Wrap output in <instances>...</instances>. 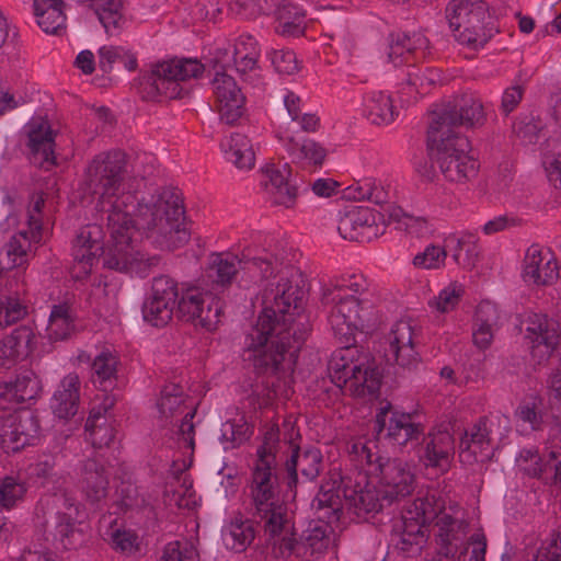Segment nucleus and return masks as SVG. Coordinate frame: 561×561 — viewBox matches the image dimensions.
I'll return each instance as SVG.
<instances>
[{
    "label": "nucleus",
    "instance_id": "f257e3e1",
    "mask_svg": "<svg viewBox=\"0 0 561 561\" xmlns=\"http://www.w3.org/2000/svg\"><path fill=\"white\" fill-rule=\"evenodd\" d=\"M127 175V154L118 149L95 154L84 170V186L98 196L95 208L106 214L108 232L105 250L100 226L88 225L77 233L72 255L85 272L102 254L104 267L144 278L158 266L160 257L137 251L138 237L167 248L188 240V233L182 227L185 210L179 190L160 187L139 199L130 192L121 193Z\"/></svg>",
    "mask_w": 561,
    "mask_h": 561
},
{
    "label": "nucleus",
    "instance_id": "f03ea898",
    "mask_svg": "<svg viewBox=\"0 0 561 561\" xmlns=\"http://www.w3.org/2000/svg\"><path fill=\"white\" fill-rule=\"evenodd\" d=\"M239 270L250 274L254 282L267 279L276 272L278 280L271 284L263 295V309L256 323L244 337L243 359L252 364L257 375L285 381L290 378L297 354L307 339L309 329L301 319L302 291L293 285V268L277 270V260L265 250L255 255L245 248L240 255L211 254L206 279L213 289L231 285Z\"/></svg>",
    "mask_w": 561,
    "mask_h": 561
},
{
    "label": "nucleus",
    "instance_id": "7ed1b4c3",
    "mask_svg": "<svg viewBox=\"0 0 561 561\" xmlns=\"http://www.w3.org/2000/svg\"><path fill=\"white\" fill-rule=\"evenodd\" d=\"M321 302L327 308L333 335L343 344L329 364L332 382L345 393L364 398L376 396L381 375L368 352L353 345L356 331L369 327L374 305L366 297L343 293V288L323 287Z\"/></svg>",
    "mask_w": 561,
    "mask_h": 561
},
{
    "label": "nucleus",
    "instance_id": "20e7f679",
    "mask_svg": "<svg viewBox=\"0 0 561 561\" xmlns=\"http://www.w3.org/2000/svg\"><path fill=\"white\" fill-rule=\"evenodd\" d=\"M316 518L310 520L307 528L301 533L300 539L290 538L293 526L274 538V553L280 558H288L293 554L306 558L308 554H321L327 551L335 541L333 525L337 524L343 513V501L339 490L321 485L318 494L312 501Z\"/></svg>",
    "mask_w": 561,
    "mask_h": 561
},
{
    "label": "nucleus",
    "instance_id": "39448f33",
    "mask_svg": "<svg viewBox=\"0 0 561 561\" xmlns=\"http://www.w3.org/2000/svg\"><path fill=\"white\" fill-rule=\"evenodd\" d=\"M250 499L249 514L263 526L264 535L270 539L278 538L289 530L291 522L287 506L279 500L277 462L267 457L256 459L247 485Z\"/></svg>",
    "mask_w": 561,
    "mask_h": 561
},
{
    "label": "nucleus",
    "instance_id": "423d86ee",
    "mask_svg": "<svg viewBox=\"0 0 561 561\" xmlns=\"http://www.w3.org/2000/svg\"><path fill=\"white\" fill-rule=\"evenodd\" d=\"M374 442L355 440L351 444L348 454L356 467L364 470L366 477L375 479L381 489L386 490L385 497H404L414 489V474L408 463L399 459L383 457L376 451Z\"/></svg>",
    "mask_w": 561,
    "mask_h": 561
},
{
    "label": "nucleus",
    "instance_id": "0eeeda50",
    "mask_svg": "<svg viewBox=\"0 0 561 561\" xmlns=\"http://www.w3.org/2000/svg\"><path fill=\"white\" fill-rule=\"evenodd\" d=\"M204 70V65L192 58L158 61L139 77L138 92L144 100L153 102L182 98V82L198 78Z\"/></svg>",
    "mask_w": 561,
    "mask_h": 561
},
{
    "label": "nucleus",
    "instance_id": "6e6552de",
    "mask_svg": "<svg viewBox=\"0 0 561 561\" xmlns=\"http://www.w3.org/2000/svg\"><path fill=\"white\" fill-rule=\"evenodd\" d=\"M435 139L427 135V151L432 164H437L445 179L454 183H467L479 172L478 160L470 154V141L460 134L448 136L436 134Z\"/></svg>",
    "mask_w": 561,
    "mask_h": 561
},
{
    "label": "nucleus",
    "instance_id": "1a4fd4ad",
    "mask_svg": "<svg viewBox=\"0 0 561 561\" xmlns=\"http://www.w3.org/2000/svg\"><path fill=\"white\" fill-rule=\"evenodd\" d=\"M446 18L455 38L462 45H484L495 32V18L483 0H454Z\"/></svg>",
    "mask_w": 561,
    "mask_h": 561
},
{
    "label": "nucleus",
    "instance_id": "9d476101",
    "mask_svg": "<svg viewBox=\"0 0 561 561\" xmlns=\"http://www.w3.org/2000/svg\"><path fill=\"white\" fill-rule=\"evenodd\" d=\"M428 117L427 135L431 139H435L436 134H457L454 129L459 126H482L486 121L482 102L470 95H462L456 104H436L428 113Z\"/></svg>",
    "mask_w": 561,
    "mask_h": 561
},
{
    "label": "nucleus",
    "instance_id": "9b49d317",
    "mask_svg": "<svg viewBox=\"0 0 561 561\" xmlns=\"http://www.w3.org/2000/svg\"><path fill=\"white\" fill-rule=\"evenodd\" d=\"M457 524V519L445 513L444 502L436 500L435 495L423 497V528L433 525L438 529L435 534L439 546L438 561H467L469 545L458 546Z\"/></svg>",
    "mask_w": 561,
    "mask_h": 561
},
{
    "label": "nucleus",
    "instance_id": "f8f14e48",
    "mask_svg": "<svg viewBox=\"0 0 561 561\" xmlns=\"http://www.w3.org/2000/svg\"><path fill=\"white\" fill-rule=\"evenodd\" d=\"M61 482L53 491L51 495L41 500L42 505L51 506L55 510V534L54 537L60 542L64 549L75 547L76 519L79 515L81 504L68 492Z\"/></svg>",
    "mask_w": 561,
    "mask_h": 561
},
{
    "label": "nucleus",
    "instance_id": "ddd939ff",
    "mask_svg": "<svg viewBox=\"0 0 561 561\" xmlns=\"http://www.w3.org/2000/svg\"><path fill=\"white\" fill-rule=\"evenodd\" d=\"M178 312L184 321L213 331L220 321L221 306L209 293H202L197 287H188L181 291Z\"/></svg>",
    "mask_w": 561,
    "mask_h": 561
},
{
    "label": "nucleus",
    "instance_id": "4468645a",
    "mask_svg": "<svg viewBox=\"0 0 561 561\" xmlns=\"http://www.w3.org/2000/svg\"><path fill=\"white\" fill-rule=\"evenodd\" d=\"M525 337L530 343L531 358L538 365L546 364L560 344L559 324L546 314L530 313L522 322Z\"/></svg>",
    "mask_w": 561,
    "mask_h": 561
},
{
    "label": "nucleus",
    "instance_id": "2eb2a0df",
    "mask_svg": "<svg viewBox=\"0 0 561 561\" xmlns=\"http://www.w3.org/2000/svg\"><path fill=\"white\" fill-rule=\"evenodd\" d=\"M385 359L403 370H415L419 365V334L408 321H398L387 335Z\"/></svg>",
    "mask_w": 561,
    "mask_h": 561
},
{
    "label": "nucleus",
    "instance_id": "dca6fc26",
    "mask_svg": "<svg viewBox=\"0 0 561 561\" xmlns=\"http://www.w3.org/2000/svg\"><path fill=\"white\" fill-rule=\"evenodd\" d=\"M183 388L176 383L164 386L161 397L157 403L160 416L168 420L183 415L179 426V434L187 447L194 448V424L195 409L185 404Z\"/></svg>",
    "mask_w": 561,
    "mask_h": 561
},
{
    "label": "nucleus",
    "instance_id": "f3484780",
    "mask_svg": "<svg viewBox=\"0 0 561 561\" xmlns=\"http://www.w3.org/2000/svg\"><path fill=\"white\" fill-rule=\"evenodd\" d=\"M291 454L285 462L286 485L290 492L296 493L299 483L298 471L304 481H314L323 469V456L319 448L308 446L300 448L293 444V435L289 436Z\"/></svg>",
    "mask_w": 561,
    "mask_h": 561
},
{
    "label": "nucleus",
    "instance_id": "a211bd4d",
    "mask_svg": "<svg viewBox=\"0 0 561 561\" xmlns=\"http://www.w3.org/2000/svg\"><path fill=\"white\" fill-rule=\"evenodd\" d=\"M27 136L28 160L35 167L50 170L56 165L54 134L49 122L44 117H33L24 127Z\"/></svg>",
    "mask_w": 561,
    "mask_h": 561
},
{
    "label": "nucleus",
    "instance_id": "6ab92c4d",
    "mask_svg": "<svg viewBox=\"0 0 561 561\" xmlns=\"http://www.w3.org/2000/svg\"><path fill=\"white\" fill-rule=\"evenodd\" d=\"M39 421L32 411L24 410L3 423L0 433V446L5 454H15L32 445L38 437Z\"/></svg>",
    "mask_w": 561,
    "mask_h": 561
},
{
    "label": "nucleus",
    "instance_id": "aec40b11",
    "mask_svg": "<svg viewBox=\"0 0 561 561\" xmlns=\"http://www.w3.org/2000/svg\"><path fill=\"white\" fill-rule=\"evenodd\" d=\"M262 185L273 205L286 208L295 205L298 190L294 184L291 168L287 162L267 164L262 169Z\"/></svg>",
    "mask_w": 561,
    "mask_h": 561
},
{
    "label": "nucleus",
    "instance_id": "412c9836",
    "mask_svg": "<svg viewBox=\"0 0 561 561\" xmlns=\"http://www.w3.org/2000/svg\"><path fill=\"white\" fill-rule=\"evenodd\" d=\"M211 83L220 119L229 125L236 123L243 113L244 96L241 89L224 66L216 68Z\"/></svg>",
    "mask_w": 561,
    "mask_h": 561
},
{
    "label": "nucleus",
    "instance_id": "4be33fe9",
    "mask_svg": "<svg viewBox=\"0 0 561 561\" xmlns=\"http://www.w3.org/2000/svg\"><path fill=\"white\" fill-rule=\"evenodd\" d=\"M391 411V404L387 402L382 405L375 419V431L377 435H381L385 431V437L389 438L393 444L404 446L416 437L417 426L412 422L410 414L393 413L389 422H387L388 414Z\"/></svg>",
    "mask_w": 561,
    "mask_h": 561
},
{
    "label": "nucleus",
    "instance_id": "5701e85b",
    "mask_svg": "<svg viewBox=\"0 0 561 561\" xmlns=\"http://www.w3.org/2000/svg\"><path fill=\"white\" fill-rule=\"evenodd\" d=\"M337 230L345 240L369 241L376 234V216L367 207H353L340 217Z\"/></svg>",
    "mask_w": 561,
    "mask_h": 561
},
{
    "label": "nucleus",
    "instance_id": "b1692460",
    "mask_svg": "<svg viewBox=\"0 0 561 561\" xmlns=\"http://www.w3.org/2000/svg\"><path fill=\"white\" fill-rule=\"evenodd\" d=\"M36 347V335L28 325L15 328L0 340V368H10L26 358Z\"/></svg>",
    "mask_w": 561,
    "mask_h": 561
},
{
    "label": "nucleus",
    "instance_id": "393cba45",
    "mask_svg": "<svg viewBox=\"0 0 561 561\" xmlns=\"http://www.w3.org/2000/svg\"><path fill=\"white\" fill-rule=\"evenodd\" d=\"M375 479L367 481L364 488L359 490L344 491L343 506L346 504L350 508L354 510L357 516L369 513H378L386 505L393 502L392 497H385L386 490L376 482Z\"/></svg>",
    "mask_w": 561,
    "mask_h": 561
},
{
    "label": "nucleus",
    "instance_id": "a878e982",
    "mask_svg": "<svg viewBox=\"0 0 561 561\" xmlns=\"http://www.w3.org/2000/svg\"><path fill=\"white\" fill-rule=\"evenodd\" d=\"M417 53V47L412 44L411 38L405 33L397 34L396 38L392 36L388 58L396 67H407V85L415 93L419 92L417 81L420 79Z\"/></svg>",
    "mask_w": 561,
    "mask_h": 561
},
{
    "label": "nucleus",
    "instance_id": "bb28decb",
    "mask_svg": "<svg viewBox=\"0 0 561 561\" xmlns=\"http://www.w3.org/2000/svg\"><path fill=\"white\" fill-rule=\"evenodd\" d=\"M363 116L375 126H389L399 117L392 96L381 90H371L363 95Z\"/></svg>",
    "mask_w": 561,
    "mask_h": 561
},
{
    "label": "nucleus",
    "instance_id": "cd10ccee",
    "mask_svg": "<svg viewBox=\"0 0 561 561\" xmlns=\"http://www.w3.org/2000/svg\"><path fill=\"white\" fill-rule=\"evenodd\" d=\"M421 511L414 501L402 513V533L394 543L398 552L404 558L421 556Z\"/></svg>",
    "mask_w": 561,
    "mask_h": 561
},
{
    "label": "nucleus",
    "instance_id": "c85d7f7f",
    "mask_svg": "<svg viewBox=\"0 0 561 561\" xmlns=\"http://www.w3.org/2000/svg\"><path fill=\"white\" fill-rule=\"evenodd\" d=\"M80 379L77 374H68L59 382L50 400V408L58 419L75 416L80 402Z\"/></svg>",
    "mask_w": 561,
    "mask_h": 561
},
{
    "label": "nucleus",
    "instance_id": "c756f323",
    "mask_svg": "<svg viewBox=\"0 0 561 561\" xmlns=\"http://www.w3.org/2000/svg\"><path fill=\"white\" fill-rule=\"evenodd\" d=\"M79 485L85 500L91 504L105 499L108 489V477L105 467L94 458L83 461Z\"/></svg>",
    "mask_w": 561,
    "mask_h": 561
},
{
    "label": "nucleus",
    "instance_id": "7c9ffc66",
    "mask_svg": "<svg viewBox=\"0 0 561 561\" xmlns=\"http://www.w3.org/2000/svg\"><path fill=\"white\" fill-rule=\"evenodd\" d=\"M5 291L0 294V327H9L27 314V304L23 299L24 285L18 279L7 283Z\"/></svg>",
    "mask_w": 561,
    "mask_h": 561
},
{
    "label": "nucleus",
    "instance_id": "2f4dec72",
    "mask_svg": "<svg viewBox=\"0 0 561 561\" xmlns=\"http://www.w3.org/2000/svg\"><path fill=\"white\" fill-rule=\"evenodd\" d=\"M273 19L274 31L280 36L296 37L305 33L307 26L306 12L288 0H282Z\"/></svg>",
    "mask_w": 561,
    "mask_h": 561
},
{
    "label": "nucleus",
    "instance_id": "473e14b6",
    "mask_svg": "<svg viewBox=\"0 0 561 561\" xmlns=\"http://www.w3.org/2000/svg\"><path fill=\"white\" fill-rule=\"evenodd\" d=\"M430 442L426 444L427 467L439 468L442 472L449 466V457L454 454V437L446 424H439L428 433Z\"/></svg>",
    "mask_w": 561,
    "mask_h": 561
},
{
    "label": "nucleus",
    "instance_id": "72a5a7b5",
    "mask_svg": "<svg viewBox=\"0 0 561 561\" xmlns=\"http://www.w3.org/2000/svg\"><path fill=\"white\" fill-rule=\"evenodd\" d=\"M254 525L263 530V526L253 520L252 516L249 519L242 517L231 519L221 530L225 547L236 552H243L256 536L257 529Z\"/></svg>",
    "mask_w": 561,
    "mask_h": 561
},
{
    "label": "nucleus",
    "instance_id": "f704fd0d",
    "mask_svg": "<svg viewBox=\"0 0 561 561\" xmlns=\"http://www.w3.org/2000/svg\"><path fill=\"white\" fill-rule=\"evenodd\" d=\"M543 255L538 244L528 248L525 256L524 277L537 285H548L558 277V264L551 256L542 264Z\"/></svg>",
    "mask_w": 561,
    "mask_h": 561
},
{
    "label": "nucleus",
    "instance_id": "c9c22d12",
    "mask_svg": "<svg viewBox=\"0 0 561 561\" xmlns=\"http://www.w3.org/2000/svg\"><path fill=\"white\" fill-rule=\"evenodd\" d=\"M220 146L226 160L239 170L249 171L254 167L255 153L248 136L232 133L221 141Z\"/></svg>",
    "mask_w": 561,
    "mask_h": 561
},
{
    "label": "nucleus",
    "instance_id": "e433bc0d",
    "mask_svg": "<svg viewBox=\"0 0 561 561\" xmlns=\"http://www.w3.org/2000/svg\"><path fill=\"white\" fill-rule=\"evenodd\" d=\"M284 148L294 163L301 165H322L327 149L312 139L298 140L294 137H286Z\"/></svg>",
    "mask_w": 561,
    "mask_h": 561
},
{
    "label": "nucleus",
    "instance_id": "4c0bfd02",
    "mask_svg": "<svg viewBox=\"0 0 561 561\" xmlns=\"http://www.w3.org/2000/svg\"><path fill=\"white\" fill-rule=\"evenodd\" d=\"M76 313L68 302L53 305L46 328L50 342L68 340L76 329Z\"/></svg>",
    "mask_w": 561,
    "mask_h": 561
},
{
    "label": "nucleus",
    "instance_id": "58836bf2",
    "mask_svg": "<svg viewBox=\"0 0 561 561\" xmlns=\"http://www.w3.org/2000/svg\"><path fill=\"white\" fill-rule=\"evenodd\" d=\"M34 14L38 26L47 34H58L66 27L62 0H34Z\"/></svg>",
    "mask_w": 561,
    "mask_h": 561
},
{
    "label": "nucleus",
    "instance_id": "ea45409f",
    "mask_svg": "<svg viewBox=\"0 0 561 561\" xmlns=\"http://www.w3.org/2000/svg\"><path fill=\"white\" fill-rule=\"evenodd\" d=\"M499 319L496 307L490 301L478 305L474 314L473 343L480 350L488 348L493 341V325Z\"/></svg>",
    "mask_w": 561,
    "mask_h": 561
},
{
    "label": "nucleus",
    "instance_id": "a19ab883",
    "mask_svg": "<svg viewBox=\"0 0 561 561\" xmlns=\"http://www.w3.org/2000/svg\"><path fill=\"white\" fill-rule=\"evenodd\" d=\"M90 7L96 14L105 32L118 34L125 24L123 0H90Z\"/></svg>",
    "mask_w": 561,
    "mask_h": 561
},
{
    "label": "nucleus",
    "instance_id": "79ce46f5",
    "mask_svg": "<svg viewBox=\"0 0 561 561\" xmlns=\"http://www.w3.org/2000/svg\"><path fill=\"white\" fill-rule=\"evenodd\" d=\"M346 197L355 201H368L383 205L389 201V192L382 183L374 178H365L346 188Z\"/></svg>",
    "mask_w": 561,
    "mask_h": 561
},
{
    "label": "nucleus",
    "instance_id": "37998d69",
    "mask_svg": "<svg viewBox=\"0 0 561 561\" xmlns=\"http://www.w3.org/2000/svg\"><path fill=\"white\" fill-rule=\"evenodd\" d=\"M87 439L94 448L107 447L114 440L115 430L106 422L101 410L93 409L85 422Z\"/></svg>",
    "mask_w": 561,
    "mask_h": 561
},
{
    "label": "nucleus",
    "instance_id": "c03bdc74",
    "mask_svg": "<svg viewBox=\"0 0 561 561\" xmlns=\"http://www.w3.org/2000/svg\"><path fill=\"white\" fill-rule=\"evenodd\" d=\"M455 241L454 261L463 268L471 270L479 260V250L477 240L471 233H463L459 238L448 237L445 242Z\"/></svg>",
    "mask_w": 561,
    "mask_h": 561
},
{
    "label": "nucleus",
    "instance_id": "a18cd8bd",
    "mask_svg": "<svg viewBox=\"0 0 561 561\" xmlns=\"http://www.w3.org/2000/svg\"><path fill=\"white\" fill-rule=\"evenodd\" d=\"M9 383L12 387L14 396L19 398L22 403L35 400L42 390L39 378L31 369L20 371L15 376V379Z\"/></svg>",
    "mask_w": 561,
    "mask_h": 561
},
{
    "label": "nucleus",
    "instance_id": "49530a36",
    "mask_svg": "<svg viewBox=\"0 0 561 561\" xmlns=\"http://www.w3.org/2000/svg\"><path fill=\"white\" fill-rule=\"evenodd\" d=\"M174 308L173 305L147 297L142 304L141 313L147 323L162 328L171 321Z\"/></svg>",
    "mask_w": 561,
    "mask_h": 561
},
{
    "label": "nucleus",
    "instance_id": "de8ad7c7",
    "mask_svg": "<svg viewBox=\"0 0 561 561\" xmlns=\"http://www.w3.org/2000/svg\"><path fill=\"white\" fill-rule=\"evenodd\" d=\"M27 470L30 478L35 479L36 482L48 491L54 490L61 482H66L62 476L55 472V462L51 458L38 460L30 465Z\"/></svg>",
    "mask_w": 561,
    "mask_h": 561
},
{
    "label": "nucleus",
    "instance_id": "09e8293b",
    "mask_svg": "<svg viewBox=\"0 0 561 561\" xmlns=\"http://www.w3.org/2000/svg\"><path fill=\"white\" fill-rule=\"evenodd\" d=\"M282 0H237L232 10L244 19H254L259 15H272Z\"/></svg>",
    "mask_w": 561,
    "mask_h": 561
},
{
    "label": "nucleus",
    "instance_id": "8fccbe9b",
    "mask_svg": "<svg viewBox=\"0 0 561 561\" xmlns=\"http://www.w3.org/2000/svg\"><path fill=\"white\" fill-rule=\"evenodd\" d=\"M118 359L116 355H114L110 351H102L98 356H95L92 363V371L94 376H96L100 386H103L106 389V382H112L116 377Z\"/></svg>",
    "mask_w": 561,
    "mask_h": 561
},
{
    "label": "nucleus",
    "instance_id": "3c124183",
    "mask_svg": "<svg viewBox=\"0 0 561 561\" xmlns=\"http://www.w3.org/2000/svg\"><path fill=\"white\" fill-rule=\"evenodd\" d=\"M180 295L178 283L167 275H160L153 277L148 297L175 306Z\"/></svg>",
    "mask_w": 561,
    "mask_h": 561
},
{
    "label": "nucleus",
    "instance_id": "603ef678",
    "mask_svg": "<svg viewBox=\"0 0 561 561\" xmlns=\"http://www.w3.org/2000/svg\"><path fill=\"white\" fill-rule=\"evenodd\" d=\"M45 206V194L43 192L34 193L27 207V228L33 230V238L43 240V208Z\"/></svg>",
    "mask_w": 561,
    "mask_h": 561
},
{
    "label": "nucleus",
    "instance_id": "864d4df0",
    "mask_svg": "<svg viewBox=\"0 0 561 561\" xmlns=\"http://www.w3.org/2000/svg\"><path fill=\"white\" fill-rule=\"evenodd\" d=\"M160 561H198V552L188 540H175L163 548Z\"/></svg>",
    "mask_w": 561,
    "mask_h": 561
},
{
    "label": "nucleus",
    "instance_id": "5fc2aeb1",
    "mask_svg": "<svg viewBox=\"0 0 561 561\" xmlns=\"http://www.w3.org/2000/svg\"><path fill=\"white\" fill-rule=\"evenodd\" d=\"M249 45L252 46L251 50L247 51L245 45L247 43L242 39L238 42L234 48L233 61L236 70L244 75L248 71H252L256 68L257 64V53L254 47V39L251 36H248Z\"/></svg>",
    "mask_w": 561,
    "mask_h": 561
},
{
    "label": "nucleus",
    "instance_id": "6e6d98bb",
    "mask_svg": "<svg viewBox=\"0 0 561 561\" xmlns=\"http://www.w3.org/2000/svg\"><path fill=\"white\" fill-rule=\"evenodd\" d=\"M26 486L14 477H4L0 481V505L10 510L15 503L23 499Z\"/></svg>",
    "mask_w": 561,
    "mask_h": 561
},
{
    "label": "nucleus",
    "instance_id": "4d7b16f0",
    "mask_svg": "<svg viewBox=\"0 0 561 561\" xmlns=\"http://www.w3.org/2000/svg\"><path fill=\"white\" fill-rule=\"evenodd\" d=\"M557 454L559 450H550L542 455L540 465L524 466V472L530 478L540 479L543 481H550L553 483V473L557 468Z\"/></svg>",
    "mask_w": 561,
    "mask_h": 561
},
{
    "label": "nucleus",
    "instance_id": "13d9d810",
    "mask_svg": "<svg viewBox=\"0 0 561 561\" xmlns=\"http://www.w3.org/2000/svg\"><path fill=\"white\" fill-rule=\"evenodd\" d=\"M486 417H480L479 421L472 426L470 432L465 431L463 436L460 438L459 447L461 453L469 451L471 445L482 447L484 444L490 443V431L488 430Z\"/></svg>",
    "mask_w": 561,
    "mask_h": 561
},
{
    "label": "nucleus",
    "instance_id": "bf43d9fd",
    "mask_svg": "<svg viewBox=\"0 0 561 561\" xmlns=\"http://www.w3.org/2000/svg\"><path fill=\"white\" fill-rule=\"evenodd\" d=\"M42 240H35L33 238V230L26 229L21 230L11 237L8 243L4 245L9 249V253H13L15 259L21 260V264L24 262V257L31 250L33 244L41 243Z\"/></svg>",
    "mask_w": 561,
    "mask_h": 561
},
{
    "label": "nucleus",
    "instance_id": "052dcab7",
    "mask_svg": "<svg viewBox=\"0 0 561 561\" xmlns=\"http://www.w3.org/2000/svg\"><path fill=\"white\" fill-rule=\"evenodd\" d=\"M279 446V428L276 424H271L266 427L263 434L262 445L256 450V459H266L267 457L276 461V454Z\"/></svg>",
    "mask_w": 561,
    "mask_h": 561
},
{
    "label": "nucleus",
    "instance_id": "680f3d73",
    "mask_svg": "<svg viewBox=\"0 0 561 561\" xmlns=\"http://www.w3.org/2000/svg\"><path fill=\"white\" fill-rule=\"evenodd\" d=\"M112 547L123 553H133L138 550V536L129 529L116 528L111 535Z\"/></svg>",
    "mask_w": 561,
    "mask_h": 561
},
{
    "label": "nucleus",
    "instance_id": "e2e57ef3",
    "mask_svg": "<svg viewBox=\"0 0 561 561\" xmlns=\"http://www.w3.org/2000/svg\"><path fill=\"white\" fill-rule=\"evenodd\" d=\"M528 561H561V529L553 533Z\"/></svg>",
    "mask_w": 561,
    "mask_h": 561
},
{
    "label": "nucleus",
    "instance_id": "0e129e2a",
    "mask_svg": "<svg viewBox=\"0 0 561 561\" xmlns=\"http://www.w3.org/2000/svg\"><path fill=\"white\" fill-rule=\"evenodd\" d=\"M271 60L278 73L293 75L299 69L296 54L293 50H275Z\"/></svg>",
    "mask_w": 561,
    "mask_h": 561
},
{
    "label": "nucleus",
    "instance_id": "69168bd1",
    "mask_svg": "<svg viewBox=\"0 0 561 561\" xmlns=\"http://www.w3.org/2000/svg\"><path fill=\"white\" fill-rule=\"evenodd\" d=\"M222 439L230 442L232 447L240 446L249 436V426L247 423L238 424L236 421H228L222 426Z\"/></svg>",
    "mask_w": 561,
    "mask_h": 561
},
{
    "label": "nucleus",
    "instance_id": "338daca9",
    "mask_svg": "<svg viewBox=\"0 0 561 561\" xmlns=\"http://www.w3.org/2000/svg\"><path fill=\"white\" fill-rule=\"evenodd\" d=\"M391 219L396 221V229L400 231H404L410 236L420 237V219L413 216H410L401 208L394 210L391 214Z\"/></svg>",
    "mask_w": 561,
    "mask_h": 561
},
{
    "label": "nucleus",
    "instance_id": "774afa93",
    "mask_svg": "<svg viewBox=\"0 0 561 561\" xmlns=\"http://www.w3.org/2000/svg\"><path fill=\"white\" fill-rule=\"evenodd\" d=\"M124 48L121 46H103L99 49V67L107 73L112 70L113 64L119 61L124 56Z\"/></svg>",
    "mask_w": 561,
    "mask_h": 561
}]
</instances>
